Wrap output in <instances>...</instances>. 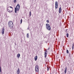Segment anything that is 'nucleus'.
Listing matches in <instances>:
<instances>
[{"label":"nucleus","instance_id":"obj_21","mask_svg":"<svg viewBox=\"0 0 74 74\" xmlns=\"http://www.w3.org/2000/svg\"><path fill=\"white\" fill-rule=\"evenodd\" d=\"M74 49V44H73L72 45V49Z\"/></svg>","mask_w":74,"mask_h":74},{"label":"nucleus","instance_id":"obj_22","mask_svg":"<svg viewBox=\"0 0 74 74\" xmlns=\"http://www.w3.org/2000/svg\"><path fill=\"white\" fill-rule=\"evenodd\" d=\"M0 72L1 73V66H0Z\"/></svg>","mask_w":74,"mask_h":74},{"label":"nucleus","instance_id":"obj_7","mask_svg":"<svg viewBox=\"0 0 74 74\" xmlns=\"http://www.w3.org/2000/svg\"><path fill=\"white\" fill-rule=\"evenodd\" d=\"M48 52L47 51V49H46L45 50V58H47V53Z\"/></svg>","mask_w":74,"mask_h":74},{"label":"nucleus","instance_id":"obj_10","mask_svg":"<svg viewBox=\"0 0 74 74\" xmlns=\"http://www.w3.org/2000/svg\"><path fill=\"white\" fill-rule=\"evenodd\" d=\"M61 12H62V8H61V7H60L59 9V13L60 14Z\"/></svg>","mask_w":74,"mask_h":74},{"label":"nucleus","instance_id":"obj_18","mask_svg":"<svg viewBox=\"0 0 74 74\" xmlns=\"http://www.w3.org/2000/svg\"><path fill=\"white\" fill-rule=\"evenodd\" d=\"M46 22L47 23H49V20H47Z\"/></svg>","mask_w":74,"mask_h":74},{"label":"nucleus","instance_id":"obj_9","mask_svg":"<svg viewBox=\"0 0 74 74\" xmlns=\"http://www.w3.org/2000/svg\"><path fill=\"white\" fill-rule=\"evenodd\" d=\"M2 34L3 35V34H4V29L3 28L2 29Z\"/></svg>","mask_w":74,"mask_h":74},{"label":"nucleus","instance_id":"obj_19","mask_svg":"<svg viewBox=\"0 0 74 74\" xmlns=\"http://www.w3.org/2000/svg\"><path fill=\"white\" fill-rule=\"evenodd\" d=\"M66 52L67 53H69V50H66Z\"/></svg>","mask_w":74,"mask_h":74},{"label":"nucleus","instance_id":"obj_20","mask_svg":"<svg viewBox=\"0 0 74 74\" xmlns=\"http://www.w3.org/2000/svg\"><path fill=\"white\" fill-rule=\"evenodd\" d=\"M22 19H21V24L22 23Z\"/></svg>","mask_w":74,"mask_h":74},{"label":"nucleus","instance_id":"obj_14","mask_svg":"<svg viewBox=\"0 0 74 74\" xmlns=\"http://www.w3.org/2000/svg\"><path fill=\"white\" fill-rule=\"evenodd\" d=\"M27 38H29V33H28L27 34Z\"/></svg>","mask_w":74,"mask_h":74},{"label":"nucleus","instance_id":"obj_23","mask_svg":"<svg viewBox=\"0 0 74 74\" xmlns=\"http://www.w3.org/2000/svg\"><path fill=\"white\" fill-rule=\"evenodd\" d=\"M49 68H48V67H47V71H49Z\"/></svg>","mask_w":74,"mask_h":74},{"label":"nucleus","instance_id":"obj_24","mask_svg":"<svg viewBox=\"0 0 74 74\" xmlns=\"http://www.w3.org/2000/svg\"><path fill=\"white\" fill-rule=\"evenodd\" d=\"M49 49H50L49 48H49H48V49H47V50H49Z\"/></svg>","mask_w":74,"mask_h":74},{"label":"nucleus","instance_id":"obj_13","mask_svg":"<svg viewBox=\"0 0 74 74\" xmlns=\"http://www.w3.org/2000/svg\"><path fill=\"white\" fill-rule=\"evenodd\" d=\"M20 56H21V55H20V54L18 53L17 55V58H19V57H20Z\"/></svg>","mask_w":74,"mask_h":74},{"label":"nucleus","instance_id":"obj_11","mask_svg":"<svg viewBox=\"0 0 74 74\" xmlns=\"http://www.w3.org/2000/svg\"><path fill=\"white\" fill-rule=\"evenodd\" d=\"M67 67H66L65 68V71H64L65 74H66V73H67Z\"/></svg>","mask_w":74,"mask_h":74},{"label":"nucleus","instance_id":"obj_1","mask_svg":"<svg viewBox=\"0 0 74 74\" xmlns=\"http://www.w3.org/2000/svg\"><path fill=\"white\" fill-rule=\"evenodd\" d=\"M8 26L10 29H11L12 28V27L14 26V24H13V23L12 22V21H10L8 22Z\"/></svg>","mask_w":74,"mask_h":74},{"label":"nucleus","instance_id":"obj_16","mask_svg":"<svg viewBox=\"0 0 74 74\" xmlns=\"http://www.w3.org/2000/svg\"><path fill=\"white\" fill-rule=\"evenodd\" d=\"M66 36H67V37L68 38L69 37V34H66Z\"/></svg>","mask_w":74,"mask_h":74},{"label":"nucleus","instance_id":"obj_3","mask_svg":"<svg viewBox=\"0 0 74 74\" xmlns=\"http://www.w3.org/2000/svg\"><path fill=\"white\" fill-rule=\"evenodd\" d=\"M20 9V5L19 4H18L16 7L15 8V13H16L17 11H19Z\"/></svg>","mask_w":74,"mask_h":74},{"label":"nucleus","instance_id":"obj_4","mask_svg":"<svg viewBox=\"0 0 74 74\" xmlns=\"http://www.w3.org/2000/svg\"><path fill=\"white\" fill-rule=\"evenodd\" d=\"M46 28L48 30H51V27H50V25L49 24H47L46 25Z\"/></svg>","mask_w":74,"mask_h":74},{"label":"nucleus","instance_id":"obj_12","mask_svg":"<svg viewBox=\"0 0 74 74\" xmlns=\"http://www.w3.org/2000/svg\"><path fill=\"white\" fill-rule=\"evenodd\" d=\"M37 58H38L37 56H36L35 57L34 59H35V61H36V60H37Z\"/></svg>","mask_w":74,"mask_h":74},{"label":"nucleus","instance_id":"obj_17","mask_svg":"<svg viewBox=\"0 0 74 74\" xmlns=\"http://www.w3.org/2000/svg\"><path fill=\"white\" fill-rule=\"evenodd\" d=\"M14 3H15L16 2V0H14Z\"/></svg>","mask_w":74,"mask_h":74},{"label":"nucleus","instance_id":"obj_26","mask_svg":"<svg viewBox=\"0 0 74 74\" xmlns=\"http://www.w3.org/2000/svg\"><path fill=\"white\" fill-rule=\"evenodd\" d=\"M66 32H67V29H66Z\"/></svg>","mask_w":74,"mask_h":74},{"label":"nucleus","instance_id":"obj_6","mask_svg":"<svg viewBox=\"0 0 74 74\" xmlns=\"http://www.w3.org/2000/svg\"><path fill=\"white\" fill-rule=\"evenodd\" d=\"M58 7V2L57 1L55 2V8L57 9Z\"/></svg>","mask_w":74,"mask_h":74},{"label":"nucleus","instance_id":"obj_2","mask_svg":"<svg viewBox=\"0 0 74 74\" xmlns=\"http://www.w3.org/2000/svg\"><path fill=\"white\" fill-rule=\"evenodd\" d=\"M7 11L9 12H13V7L12 6H9L7 8Z\"/></svg>","mask_w":74,"mask_h":74},{"label":"nucleus","instance_id":"obj_8","mask_svg":"<svg viewBox=\"0 0 74 74\" xmlns=\"http://www.w3.org/2000/svg\"><path fill=\"white\" fill-rule=\"evenodd\" d=\"M20 73V70L19 69V68H18L17 71V74H19Z\"/></svg>","mask_w":74,"mask_h":74},{"label":"nucleus","instance_id":"obj_25","mask_svg":"<svg viewBox=\"0 0 74 74\" xmlns=\"http://www.w3.org/2000/svg\"><path fill=\"white\" fill-rule=\"evenodd\" d=\"M29 27L27 29H28V30H29Z\"/></svg>","mask_w":74,"mask_h":74},{"label":"nucleus","instance_id":"obj_15","mask_svg":"<svg viewBox=\"0 0 74 74\" xmlns=\"http://www.w3.org/2000/svg\"><path fill=\"white\" fill-rule=\"evenodd\" d=\"M32 15V13L31 12V11H30L29 12V16H30Z\"/></svg>","mask_w":74,"mask_h":74},{"label":"nucleus","instance_id":"obj_5","mask_svg":"<svg viewBox=\"0 0 74 74\" xmlns=\"http://www.w3.org/2000/svg\"><path fill=\"white\" fill-rule=\"evenodd\" d=\"M35 70L36 72L38 73L39 72V68H38V66L36 65L35 66Z\"/></svg>","mask_w":74,"mask_h":74}]
</instances>
